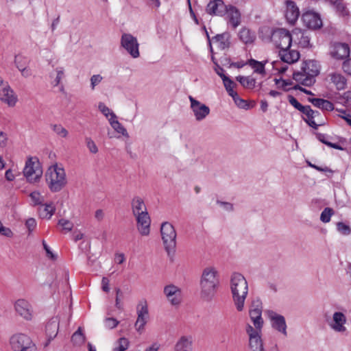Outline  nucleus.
<instances>
[{"label": "nucleus", "mask_w": 351, "mask_h": 351, "mask_svg": "<svg viewBox=\"0 0 351 351\" xmlns=\"http://www.w3.org/2000/svg\"><path fill=\"white\" fill-rule=\"evenodd\" d=\"M230 286L236 308L238 311H242L248 293L247 281L241 274L233 272L230 276Z\"/></svg>", "instance_id": "nucleus-1"}, {"label": "nucleus", "mask_w": 351, "mask_h": 351, "mask_svg": "<svg viewBox=\"0 0 351 351\" xmlns=\"http://www.w3.org/2000/svg\"><path fill=\"white\" fill-rule=\"evenodd\" d=\"M218 272L215 267H206L200 278V295L206 301H210L215 296L219 285Z\"/></svg>", "instance_id": "nucleus-2"}, {"label": "nucleus", "mask_w": 351, "mask_h": 351, "mask_svg": "<svg viewBox=\"0 0 351 351\" xmlns=\"http://www.w3.org/2000/svg\"><path fill=\"white\" fill-rule=\"evenodd\" d=\"M46 180L52 192H58L66 184L64 169L57 165L50 167L46 173Z\"/></svg>", "instance_id": "nucleus-3"}, {"label": "nucleus", "mask_w": 351, "mask_h": 351, "mask_svg": "<svg viewBox=\"0 0 351 351\" xmlns=\"http://www.w3.org/2000/svg\"><path fill=\"white\" fill-rule=\"evenodd\" d=\"M160 233L163 245L169 256L173 255L176 247L177 234L173 226L165 221L161 224Z\"/></svg>", "instance_id": "nucleus-4"}, {"label": "nucleus", "mask_w": 351, "mask_h": 351, "mask_svg": "<svg viewBox=\"0 0 351 351\" xmlns=\"http://www.w3.org/2000/svg\"><path fill=\"white\" fill-rule=\"evenodd\" d=\"M23 173L28 182L35 183L38 182L43 175V169L38 160L36 158H28L25 162Z\"/></svg>", "instance_id": "nucleus-5"}, {"label": "nucleus", "mask_w": 351, "mask_h": 351, "mask_svg": "<svg viewBox=\"0 0 351 351\" xmlns=\"http://www.w3.org/2000/svg\"><path fill=\"white\" fill-rule=\"evenodd\" d=\"M271 40L280 50L289 49L292 43V36L288 30L278 28L272 32Z\"/></svg>", "instance_id": "nucleus-6"}, {"label": "nucleus", "mask_w": 351, "mask_h": 351, "mask_svg": "<svg viewBox=\"0 0 351 351\" xmlns=\"http://www.w3.org/2000/svg\"><path fill=\"white\" fill-rule=\"evenodd\" d=\"M120 45L132 58H138L140 56L139 43L137 38L131 34H123Z\"/></svg>", "instance_id": "nucleus-7"}, {"label": "nucleus", "mask_w": 351, "mask_h": 351, "mask_svg": "<svg viewBox=\"0 0 351 351\" xmlns=\"http://www.w3.org/2000/svg\"><path fill=\"white\" fill-rule=\"evenodd\" d=\"M301 69L306 74L304 84L306 86H311L315 82V77L319 74V64L315 60H309L302 64Z\"/></svg>", "instance_id": "nucleus-8"}, {"label": "nucleus", "mask_w": 351, "mask_h": 351, "mask_svg": "<svg viewBox=\"0 0 351 351\" xmlns=\"http://www.w3.org/2000/svg\"><path fill=\"white\" fill-rule=\"evenodd\" d=\"M136 311L138 317L134 326L136 330L141 332L149 318L148 306L145 300L139 301L136 306Z\"/></svg>", "instance_id": "nucleus-9"}, {"label": "nucleus", "mask_w": 351, "mask_h": 351, "mask_svg": "<svg viewBox=\"0 0 351 351\" xmlns=\"http://www.w3.org/2000/svg\"><path fill=\"white\" fill-rule=\"evenodd\" d=\"M0 100L7 104L9 106H15L17 97L13 90L7 82H4L0 77Z\"/></svg>", "instance_id": "nucleus-10"}, {"label": "nucleus", "mask_w": 351, "mask_h": 351, "mask_svg": "<svg viewBox=\"0 0 351 351\" xmlns=\"http://www.w3.org/2000/svg\"><path fill=\"white\" fill-rule=\"evenodd\" d=\"M267 316L271 322V327L285 337L287 336V326L284 316L276 313L273 311L267 312Z\"/></svg>", "instance_id": "nucleus-11"}, {"label": "nucleus", "mask_w": 351, "mask_h": 351, "mask_svg": "<svg viewBox=\"0 0 351 351\" xmlns=\"http://www.w3.org/2000/svg\"><path fill=\"white\" fill-rule=\"evenodd\" d=\"M302 20L304 25L311 29H317L322 27V21L319 14L308 10L302 15Z\"/></svg>", "instance_id": "nucleus-12"}, {"label": "nucleus", "mask_w": 351, "mask_h": 351, "mask_svg": "<svg viewBox=\"0 0 351 351\" xmlns=\"http://www.w3.org/2000/svg\"><path fill=\"white\" fill-rule=\"evenodd\" d=\"M189 99L191 102V108L194 114L195 119L198 121L204 119L210 113V108L205 104H202L192 96Z\"/></svg>", "instance_id": "nucleus-13"}, {"label": "nucleus", "mask_w": 351, "mask_h": 351, "mask_svg": "<svg viewBox=\"0 0 351 351\" xmlns=\"http://www.w3.org/2000/svg\"><path fill=\"white\" fill-rule=\"evenodd\" d=\"M32 342L30 337L23 333L14 334L10 338V345L14 351H21Z\"/></svg>", "instance_id": "nucleus-14"}, {"label": "nucleus", "mask_w": 351, "mask_h": 351, "mask_svg": "<svg viewBox=\"0 0 351 351\" xmlns=\"http://www.w3.org/2000/svg\"><path fill=\"white\" fill-rule=\"evenodd\" d=\"M164 293L168 301L173 306L180 304L182 301V291L173 285H167L164 288Z\"/></svg>", "instance_id": "nucleus-15"}, {"label": "nucleus", "mask_w": 351, "mask_h": 351, "mask_svg": "<svg viewBox=\"0 0 351 351\" xmlns=\"http://www.w3.org/2000/svg\"><path fill=\"white\" fill-rule=\"evenodd\" d=\"M137 222V229L143 236H147L150 232L151 219L148 212L134 215Z\"/></svg>", "instance_id": "nucleus-16"}, {"label": "nucleus", "mask_w": 351, "mask_h": 351, "mask_svg": "<svg viewBox=\"0 0 351 351\" xmlns=\"http://www.w3.org/2000/svg\"><path fill=\"white\" fill-rule=\"evenodd\" d=\"M330 55L337 60H343L349 56L350 47L346 43H335L331 47Z\"/></svg>", "instance_id": "nucleus-17"}, {"label": "nucleus", "mask_w": 351, "mask_h": 351, "mask_svg": "<svg viewBox=\"0 0 351 351\" xmlns=\"http://www.w3.org/2000/svg\"><path fill=\"white\" fill-rule=\"evenodd\" d=\"M346 317L341 312H335L332 315V319L328 322L330 327L335 332H343L346 330L345 324Z\"/></svg>", "instance_id": "nucleus-18"}, {"label": "nucleus", "mask_w": 351, "mask_h": 351, "mask_svg": "<svg viewBox=\"0 0 351 351\" xmlns=\"http://www.w3.org/2000/svg\"><path fill=\"white\" fill-rule=\"evenodd\" d=\"M228 5L222 0H212L206 6V12L210 15L223 16L227 12Z\"/></svg>", "instance_id": "nucleus-19"}, {"label": "nucleus", "mask_w": 351, "mask_h": 351, "mask_svg": "<svg viewBox=\"0 0 351 351\" xmlns=\"http://www.w3.org/2000/svg\"><path fill=\"white\" fill-rule=\"evenodd\" d=\"M16 313L27 320L32 319L31 306L29 302L23 299L18 300L15 302Z\"/></svg>", "instance_id": "nucleus-20"}, {"label": "nucleus", "mask_w": 351, "mask_h": 351, "mask_svg": "<svg viewBox=\"0 0 351 351\" xmlns=\"http://www.w3.org/2000/svg\"><path fill=\"white\" fill-rule=\"evenodd\" d=\"M227 17L228 23L231 25L233 29H236L241 22V15L239 10L233 5H228L227 7Z\"/></svg>", "instance_id": "nucleus-21"}, {"label": "nucleus", "mask_w": 351, "mask_h": 351, "mask_svg": "<svg viewBox=\"0 0 351 351\" xmlns=\"http://www.w3.org/2000/svg\"><path fill=\"white\" fill-rule=\"evenodd\" d=\"M230 40L231 34L228 32L217 34L212 38V41L215 43L221 50H224L230 47Z\"/></svg>", "instance_id": "nucleus-22"}, {"label": "nucleus", "mask_w": 351, "mask_h": 351, "mask_svg": "<svg viewBox=\"0 0 351 351\" xmlns=\"http://www.w3.org/2000/svg\"><path fill=\"white\" fill-rule=\"evenodd\" d=\"M59 323L60 319L58 317H53L47 323L45 327L46 335L48 337V341H51L58 334L59 329Z\"/></svg>", "instance_id": "nucleus-23"}, {"label": "nucleus", "mask_w": 351, "mask_h": 351, "mask_svg": "<svg viewBox=\"0 0 351 351\" xmlns=\"http://www.w3.org/2000/svg\"><path fill=\"white\" fill-rule=\"evenodd\" d=\"M175 351H193V337L182 336L176 343Z\"/></svg>", "instance_id": "nucleus-24"}, {"label": "nucleus", "mask_w": 351, "mask_h": 351, "mask_svg": "<svg viewBox=\"0 0 351 351\" xmlns=\"http://www.w3.org/2000/svg\"><path fill=\"white\" fill-rule=\"evenodd\" d=\"M300 16V11L295 2L287 1L286 18L290 23H295Z\"/></svg>", "instance_id": "nucleus-25"}, {"label": "nucleus", "mask_w": 351, "mask_h": 351, "mask_svg": "<svg viewBox=\"0 0 351 351\" xmlns=\"http://www.w3.org/2000/svg\"><path fill=\"white\" fill-rule=\"evenodd\" d=\"M281 60L288 64H292L300 58V53L296 50L282 49L279 51Z\"/></svg>", "instance_id": "nucleus-26"}, {"label": "nucleus", "mask_w": 351, "mask_h": 351, "mask_svg": "<svg viewBox=\"0 0 351 351\" xmlns=\"http://www.w3.org/2000/svg\"><path fill=\"white\" fill-rule=\"evenodd\" d=\"M308 101L314 106L321 108L324 110L332 111L334 109V105L328 100L319 98H308Z\"/></svg>", "instance_id": "nucleus-27"}, {"label": "nucleus", "mask_w": 351, "mask_h": 351, "mask_svg": "<svg viewBox=\"0 0 351 351\" xmlns=\"http://www.w3.org/2000/svg\"><path fill=\"white\" fill-rule=\"evenodd\" d=\"M131 206L134 215L147 212L146 206L143 199L140 197H134L132 200Z\"/></svg>", "instance_id": "nucleus-28"}, {"label": "nucleus", "mask_w": 351, "mask_h": 351, "mask_svg": "<svg viewBox=\"0 0 351 351\" xmlns=\"http://www.w3.org/2000/svg\"><path fill=\"white\" fill-rule=\"evenodd\" d=\"M56 208L53 203L40 205L38 208V213L41 218L49 219L54 214Z\"/></svg>", "instance_id": "nucleus-29"}, {"label": "nucleus", "mask_w": 351, "mask_h": 351, "mask_svg": "<svg viewBox=\"0 0 351 351\" xmlns=\"http://www.w3.org/2000/svg\"><path fill=\"white\" fill-rule=\"evenodd\" d=\"M238 36L240 40L245 44H251L256 38L254 33L246 27L241 28Z\"/></svg>", "instance_id": "nucleus-30"}, {"label": "nucleus", "mask_w": 351, "mask_h": 351, "mask_svg": "<svg viewBox=\"0 0 351 351\" xmlns=\"http://www.w3.org/2000/svg\"><path fill=\"white\" fill-rule=\"evenodd\" d=\"M117 118V117L114 113H111V117L109 119L110 125L117 132L121 134L124 136L128 137L129 135L126 129L119 122Z\"/></svg>", "instance_id": "nucleus-31"}, {"label": "nucleus", "mask_w": 351, "mask_h": 351, "mask_svg": "<svg viewBox=\"0 0 351 351\" xmlns=\"http://www.w3.org/2000/svg\"><path fill=\"white\" fill-rule=\"evenodd\" d=\"M330 81L336 86L338 90H343L346 88V80L340 73H332L329 74Z\"/></svg>", "instance_id": "nucleus-32"}, {"label": "nucleus", "mask_w": 351, "mask_h": 351, "mask_svg": "<svg viewBox=\"0 0 351 351\" xmlns=\"http://www.w3.org/2000/svg\"><path fill=\"white\" fill-rule=\"evenodd\" d=\"M249 347L252 351H265L260 335L249 338Z\"/></svg>", "instance_id": "nucleus-33"}, {"label": "nucleus", "mask_w": 351, "mask_h": 351, "mask_svg": "<svg viewBox=\"0 0 351 351\" xmlns=\"http://www.w3.org/2000/svg\"><path fill=\"white\" fill-rule=\"evenodd\" d=\"M236 80L245 88H254L256 84V80L251 76L239 75Z\"/></svg>", "instance_id": "nucleus-34"}, {"label": "nucleus", "mask_w": 351, "mask_h": 351, "mask_svg": "<svg viewBox=\"0 0 351 351\" xmlns=\"http://www.w3.org/2000/svg\"><path fill=\"white\" fill-rule=\"evenodd\" d=\"M223 82L226 91L230 97L237 95V92L234 90V88L237 86V84L234 82L228 76H223Z\"/></svg>", "instance_id": "nucleus-35"}, {"label": "nucleus", "mask_w": 351, "mask_h": 351, "mask_svg": "<svg viewBox=\"0 0 351 351\" xmlns=\"http://www.w3.org/2000/svg\"><path fill=\"white\" fill-rule=\"evenodd\" d=\"M71 341L73 344L77 346H80L84 343L85 335H84L81 327H79L78 329L73 334Z\"/></svg>", "instance_id": "nucleus-36"}, {"label": "nucleus", "mask_w": 351, "mask_h": 351, "mask_svg": "<svg viewBox=\"0 0 351 351\" xmlns=\"http://www.w3.org/2000/svg\"><path fill=\"white\" fill-rule=\"evenodd\" d=\"M248 64L254 69V71L259 74H265V64L261 62L257 61L254 59H250L248 61Z\"/></svg>", "instance_id": "nucleus-37"}, {"label": "nucleus", "mask_w": 351, "mask_h": 351, "mask_svg": "<svg viewBox=\"0 0 351 351\" xmlns=\"http://www.w3.org/2000/svg\"><path fill=\"white\" fill-rule=\"evenodd\" d=\"M252 307L249 312L250 318L262 316V306L259 300L254 301Z\"/></svg>", "instance_id": "nucleus-38"}, {"label": "nucleus", "mask_w": 351, "mask_h": 351, "mask_svg": "<svg viewBox=\"0 0 351 351\" xmlns=\"http://www.w3.org/2000/svg\"><path fill=\"white\" fill-rule=\"evenodd\" d=\"M333 215V209L329 207H326L323 210L320 215V220L323 223H328L330 221V218Z\"/></svg>", "instance_id": "nucleus-39"}, {"label": "nucleus", "mask_w": 351, "mask_h": 351, "mask_svg": "<svg viewBox=\"0 0 351 351\" xmlns=\"http://www.w3.org/2000/svg\"><path fill=\"white\" fill-rule=\"evenodd\" d=\"M53 131L58 136L65 138L67 136L68 131L60 124H53L51 125Z\"/></svg>", "instance_id": "nucleus-40"}, {"label": "nucleus", "mask_w": 351, "mask_h": 351, "mask_svg": "<svg viewBox=\"0 0 351 351\" xmlns=\"http://www.w3.org/2000/svg\"><path fill=\"white\" fill-rule=\"evenodd\" d=\"M29 196L34 205H42L44 202V197L38 191H33Z\"/></svg>", "instance_id": "nucleus-41"}, {"label": "nucleus", "mask_w": 351, "mask_h": 351, "mask_svg": "<svg viewBox=\"0 0 351 351\" xmlns=\"http://www.w3.org/2000/svg\"><path fill=\"white\" fill-rule=\"evenodd\" d=\"M103 77L100 74H95L90 77V89L94 90L97 85H99L103 80Z\"/></svg>", "instance_id": "nucleus-42"}, {"label": "nucleus", "mask_w": 351, "mask_h": 351, "mask_svg": "<svg viewBox=\"0 0 351 351\" xmlns=\"http://www.w3.org/2000/svg\"><path fill=\"white\" fill-rule=\"evenodd\" d=\"M306 76V74L303 72L302 69L299 71H294L293 73V79L303 86H305L304 83L305 82Z\"/></svg>", "instance_id": "nucleus-43"}, {"label": "nucleus", "mask_w": 351, "mask_h": 351, "mask_svg": "<svg viewBox=\"0 0 351 351\" xmlns=\"http://www.w3.org/2000/svg\"><path fill=\"white\" fill-rule=\"evenodd\" d=\"M337 229L339 232L343 235H349L351 233L350 226L343 222H338L337 223Z\"/></svg>", "instance_id": "nucleus-44"}, {"label": "nucleus", "mask_w": 351, "mask_h": 351, "mask_svg": "<svg viewBox=\"0 0 351 351\" xmlns=\"http://www.w3.org/2000/svg\"><path fill=\"white\" fill-rule=\"evenodd\" d=\"M56 77L54 81L52 82L53 86H57L59 85L64 74V69L63 67H57L56 69Z\"/></svg>", "instance_id": "nucleus-45"}, {"label": "nucleus", "mask_w": 351, "mask_h": 351, "mask_svg": "<svg viewBox=\"0 0 351 351\" xmlns=\"http://www.w3.org/2000/svg\"><path fill=\"white\" fill-rule=\"evenodd\" d=\"M14 62L16 68L21 71L23 69L27 67V60L22 56H15Z\"/></svg>", "instance_id": "nucleus-46"}, {"label": "nucleus", "mask_w": 351, "mask_h": 351, "mask_svg": "<svg viewBox=\"0 0 351 351\" xmlns=\"http://www.w3.org/2000/svg\"><path fill=\"white\" fill-rule=\"evenodd\" d=\"M331 1L336 7L337 10L341 14L346 15L348 14L346 7L344 4L341 2V0H331Z\"/></svg>", "instance_id": "nucleus-47"}, {"label": "nucleus", "mask_w": 351, "mask_h": 351, "mask_svg": "<svg viewBox=\"0 0 351 351\" xmlns=\"http://www.w3.org/2000/svg\"><path fill=\"white\" fill-rule=\"evenodd\" d=\"M85 141L90 152H91L92 154H96L98 152V148L96 144L90 137H86Z\"/></svg>", "instance_id": "nucleus-48"}, {"label": "nucleus", "mask_w": 351, "mask_h": 351, "mask_svg": "<svg viewBox=\"0 0 351 351\" xmlns=\"http://www.w3.org/2000/svg\"><path fill=\"white\" fill-rule=\"evenodd\" d=\"M58 224L61 226L63 230L68 232L71 231L73 228V223L69 220L61 219L58 221Z\"/></svg>", "instance_id": "nucleus-49"}, {"label": "nucleus", "mask_w": 351, "mask_h": 351, "mask_svg": "<svg viewBox=\"0 0 351 351\" xmlns=\"http://www.w3.org/2000/svg\"><path fill=\"white\" fill-rule=\"evenodd\" d=\"M232 98L233 99L235 104L239 107L240 108H247V104L246 103V101L241 99L238 93H237V95H234L232 97Z\"/></svg>", "instance_id": "nucleus-50"}, {"label": "nucleus", "mask_w": 351, "mask_h": 351, "mask_svg": "<svg viewBox=\"0 0 351 351\" xmlns=\"http://www.w3.org/2000/svg\"><path fill=\"white\" fill-rule=\"evenodd\" d=\"M118 343V347L114 348L115 351H125L128 348V341L125 338L119 339Z\"/></svg>", "instance_id": "nucleus-51"}, {"label": "nucleus", "mask_w": 351, "mask_h": 351, "mask_svg": "<svg viewBox=\"0 0 351 351\" xmlns=\"http://www.w3.org/2000/svg\"><path fill=\"white\" fill-rule=\"evenodd\" d=\"M98 108L101 111V112L106 117H108L109 115L111 117V113H114L110 110V109L108 107H107L102 102L99 103Z\"/></svg>", "instance_id": "nucleus-52"}, {"label": "nucleus", "mask_w": 351, "mask_h": 351, "mask_svg": "<svg viewBox=\"0 0 351 351\" xmlns=\"http://www.w3.org/2000/svg\"><path fill=\"white\" fill-rule=\"evenodd\" d=\"M275 83L276 85L278 86V87H281L284 88L285 90H288L289 89H287L286 87L287 86H290L292 84V82L290 80H285L282 79H275L274 80Z\"/></svg>", "instance_id": "nucleus-53"}, {"label": "nucleus", "mask_w": 351, "mask_h": 351, "mask_svg": "<svg viewBox=\"0 0 351 351\" xmlns=\"http://www.w3.org/2000/svg\"><path fill=\"white\" fill-rule=\"evenodd\" d=\"M118 324L119 322L113 317H108L105 319V326L110 329L115 328Z\"/></svg>", "instance_id": "nucleus-54"}, {"label": "nucleus", "mask_w": 351, "mask_h": 351, "mask_svg": "<svg viewBox=\"0 0 351 351\" xmlns=\"http://www.w3.org/2000/svg\"><path fill=\"white\" fill-rule=\"evenodd\" d=\"M299 45L303 48H306L310 45V38L308 36L302 34L299 40Z\"/></svg>", "instance_id": "nucleus-55"}, {"label": "nucleus", "mask_w": 351, "mask_h": 351, "mask_svg": "<svg viewBox=\"0 0 351 351\" xmlns=\"http://www.w3.org/2000/svg\"><path fill=\"white\" fill-rule=\"evenodd\" d=\"M250 319L252 321L256 329L260 330L263 327V320L262 316H259V317H252Z\"/></svg>", "instance_id": "nucleus-56"}, {"label": "nucleus", "mask_w": 351, "mask_h": 351, "mask_svg": "<svg viewBox=\"0 0 351 351\" xmlns=\"http://www.w3.org/2000/svg\"><path fill=\"white\" fill-rule=\"evenodd\" d=\"M25 226L29 230V233L32 232L36 226V221L34 218H29L26 220Z\"/></svg>", "instance_id": "nucleus-57"}, {"label": "nucleus", "mask_w": 351, "mask_h": 351, "mask_svg": "<svg viewBox=\"0 0 351 351\" xmlns=\"http://www.w3.org/2000/svg\"><path fill=\"white\" fill-rule=\"evenodd\" d=\"M217 204H219V206H222L225 210L228 211V212L232 211L234 209L233 204L230 202L217 200Z\"/></svg>", "instance_id": "nucleus-58"}, {"label": "nucleus", "mask_w": 351, "mask_h": 351, "mask_svg": "<svg viewBox=\"0 0 351 351\" xmlns=\"http://www.w3.org/2000/svg\"><path fill=\"white\" fill-rule=\"evenodd\" d=\"M289 102L298 110L302 108V105L292 95L288 96Z\"/></svg>", "instance_id": "nucleus-59"}, {"label": "nucleus", "mask_w": 351, "mask_h": 351, "mask_svg": "<svg viewBox=\"0 0 351 351\" xmlns=\"http://www.w3.org/2000/svg\"><path fill=\"white\" fill-rule=\"evenodd\" d=\"M342 68L345 73L351 75V58L343 62Z\"/></svg>", "instance_id": "nucleus-60"}, {"label": "nucleus", "mask_w": 351, "mask_h": 351, "mask_svg": "<svg viewBox=\"0 0 351 351\" xmlns=\"http://www.w3.org/2000/svg\"><path fill=\"white\" fill-rule=\"evenodd\" d=\"M43 248L45 249V250L46 252L47 256L51 259H55L56 258L55 254L51 252L50 247L48 246V245L46 243V242L44 240L43 241Z\"/></svg>", "instance_id": "nucleus-61"}, {"label": "nucleus", "mask_w": 351, "mask_h": 351, "mask_svg": "<svg viewBox=\"0 0 351 351\" xmlns=\"http://www.w3.org/2000/svg\"><path fill=\"white\" fill-rule=\"evenodd\" d=\"M8 139V135L3 132H0V147H6Z\"/></svg>", "instance_id": "nucleus-62"}, {"label": "nucleus", "mask_w": 351, "mask_h": 351, "mask_svg": "<svg viewBox=\"0 0 351 351\" xmlns=\"http://www.w3.org/2000/svg\"><path fill=\"white\" fill-rule=\"evenodd\" d=\"M246 332L249 335V338H250V337H256L259 335L257 330L250 325H247L246 328Z\"/></svg>", "instance_id": "nucleus-63"}, {"label": "nucleus", "mask_w": 351, "mask_h": 351, "mask_svg": "<svg viewBox=\"0 0 351 351\" xmlns=\"http://www.w3.org/2000/svg\"><path fill=\"white\" fill-rule=\"evenodd\" d=\"M102 290L105 292H108L109 288V280L106 277H103L101 280Z\"/></svg>", "instance_id": "nucleus-64"}]
</instances>
